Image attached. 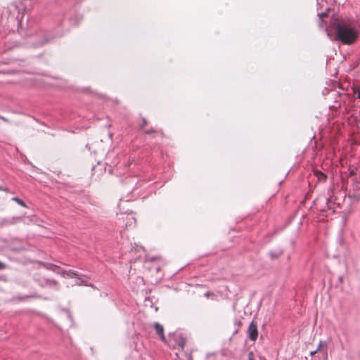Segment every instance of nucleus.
I'll return each mask as SVG.
<instances>
[{
  "label": "nucleus",
  "instance_id": "obj_25",
  "mask_svg": "<svg viewBox=\"0 0 360 360\" xmlns=\"http://www.w3.org/2000/svg\"><path fill=\"white\" fill-rule=\"evenodd\" d=\"M209 293H210V292H206V293H205V295H206V296H208V295H209Z\"/></svg>",
  "mask_w": 360,
  "mask_h": 360
},
{
  "label": "nucleus",
  "instance_id": "obj_16",
  "mask_svg": "<svg viewBox=\"0 0 360 360\" xmlns=\"http://www.w3.org/2000/svg\"><path fill=\"white\" fill-rule=\"evenodd\" d=\"M320 347H321V345L319 346L317 350L311 352V355H314V354H316L317 352V351L320 349Z\"/></svg>",
  "mask_w": 360,
  "mask_h": 360
},
{
  "label": "nucleus",
  "instance_id": "obj_10",
  "mask_svg": "<svg viewBox=\"0 0 360 360\" xmlns=\"http://www.w3.org/2000/svg\"><path fill=\"white\" fill-rule=\"evenodd\" d=\"M12 200H13V201L16 202L18 204H19L20 205H21V206H22V207H25V206H26L25 203L22 200H21L20 199H19V198H17V197H14V198H13V199H12Z\"/></svg>",
  "mask_w": 360,
  "mask_h": 360
},
{
  "label": "nucleus",
  "instance_id": "obj_22",
  "mask_svg": "<svg viewBox=\"0 0 360 360\" xmlns=\"http://www.w3.org/2000/svg\"><path fill=\"white\" fill-rule=\"evenodd\" d=\"M188 360H191V354L188 355Z\"/></svg>",
  "mask_w": 360,
  "mask_h": 360
},
{
  "label": "nucleus",
  "instance_id": "obj_9",
  "mask_svg": "<svg viewBox=\"0 0 360 360\" xmlns=\"http://www.w3.org/2000/svg\"><path fill=\"white\" fill-rule=\"evenodd\" d=\"M126 218L127 219V226H131L136 224V219L134 217L127 215Z\"/></svg>",
  "mask_w": 360,
  "mask_h": 360
},
{
  "label": "nucleus",
  "instance_id": "obj_3",
  "mask_svg": "<svg viewBox=\"0 0 360 360\" xmlns=\"http://www.w3.org/2000/svg\"><path fill=\"white\" fill-rule=\"evenodd\" d=\"M155 329L156 330V333L160 337L161 340L163 342H166V338L164 335V328L162 325H160L159 323H155L154 324Z\"/></svg>",
  "mask_w": 360,
  "mask_h": 360
},
{
  "label": "nucleus",
  "instance_id": "obj_13",
  "mask_svg": "<svg viewBox=\"0 0 360 360\" xmlns=\"http://www.w3.org/2000/svg\"><path fill=\"white\" fill-rule=\"evenodd\" d=\"M6 265L4 263L0 262V270L4 269H6Z\"/></svg>",
  "mask_w": 360,
  "mask_h": 360
},
{
  "label": "nucleus",
  "instance_id": "obj_4",
  "mask_svg": "<svg viewBox=\"0 0 360 360\" xmlns=\"http://www.w3.org/2000/svg\"><path fill=\"white\" fill-rule=\"evenodd\" d=\"M174 340H175L176 345L181 349H184L185 344H186V339L183 336L179 335L175 338Z\"/></svg>",
  "mask_w": 360,
  "mask_h": 360
},
{
  "label": "nucleus",
  "instance_id": "obj_7",
  "mask_svg": "<svg viewBox=\"0 0 360 360\" xmlns=\"http://www.w3.org/2000/svg\"><path fill=\"white\" fill-rule=\"evenodd\" d=\"M20 219L21 218L19 217H13L11 219H6L3 220V224L4 225L14 224L17 223L18 221H19L20 220Z\"/></svg>",
  "mask_w": 360,
  "mask_h": 360
},
{
  "label": "nucleus",
  "instance_id": "obj_11",
  "mask_svg": "<svg viewBox=\"0 0 360 360\" xmlns=\"http://www.w3.org/2000/svg\"><path fill=\"white\" fill-rule=\"evenodd\" d=\"M46 284L49 286H57L58 283L53 280H47Z\"/></svg>",
  "mask_w": 360,
  "mask_h": 360
},
{
  "label": "nucleus",
  "instance_id": "obj_12",
  "mask_svg": "<svg viewBox=\"0 0 360 360\" xmlns=\"http://www.w3.org/2000/svg\"><path fill=\"white\" fill-rule=\"evenodd\" d=\"M248 360H255L254 355L252 352H249V354H248Z\"/></svg>",
  "mask_w": 360,
  "mask_h": 360
},
{
  "label": "nucleus",
  "instance_id": "obj_14",
  "mask_svg": "<svg viewBox=\"0 0 360 360\" xmlns=\"http://www.w3.org/2000/svg\"><path fill=\"white\" fill-rule=\"evenodd\" d=\"M319 23H320V26L321 27H323V24H324V21L321 18V16L319 17Z\"/></svg>",
  "mask_w": 360,
  "mask_h": 360
},
{
  "label": "nucleus",
  "instance_id": "obj_6",
  "mask_svg": "<svg viewBox=\"0 0 360 360\" xmlns=\"http://www.w3.org/2000/svg\"><path fill=\"white\" fill-rule=\"evenodd\" d=\"M241 325H242V322H241L240 319L236 318L234 319V321H233L234 329H233V335H236L239 332Z\"/></svg>",
  "mask_w": 360,
  "mask_h": 360
},
{
  "label": "nucleus",
  "instance_id": "obj_15",
  "mask_svg": "<svg viewBox=\"0 0 360 360\" xmlns=\"http://www.w3.org/2000/svg\"><path fill=\"white\" fill-rule=\"evenodd\" d=\"M154 131H155L154 130L150 129V130H147L145 132H146V134H150L151 133H153Z\"/></svg>",
  "mask_w": 360,
  "mask_h": 360
},
{
  "label": "nucleus",
  "instance_id": "obj_2",
  "mask_svg": "<svg viewBox=\"0 0 360 360\" xmlns=\"http://www.w3.org/2000/svg\"><path fill=\"white\" fill-rule=\"evenodd\" d=\"M247 333L250 340L252 341L257 340L258 337L257 325L254 321L250 323Z\"/></svg>",
  "mask_w": 360,
  "mask_h": 360
},
{
  "label": "nucleus",
  "instance_id": "obj_24",
  "mask_svg": "<svg viewBox=\"0 0 360 360\" xmlns=\"http://www.w3.org/2000/svg\"><path fill=\"white\" fill-rule=\"evenodd\" d=\"M321 16L326 17V14H324V13H323V14H321Z\"/></svg>",
  "mask_w": 360,
  "mask_h": 360
},
{
  "label": "nucleus",
  "instance_id": "obj_1",
  "mask_svg": "<svg viewBox=\"0 0 360 360\" xmlns=\"http://www.w3.org/2000/svg\"><path fill=\"white\" fill-rule=\"evenodd\" d=\"M336 39L344 44H352L358 39V32L345 22H338L335 27Z\"/></svg>",
  "mask_w": 360,
  "mask_h": 360
},
{
  "label": "nucleus",
  "instance_id": "obj_8",
  "mask_svg": "<svg viewBox=\"0 0 360 360\" xmlns=\"http://www.w3.org/2000/svg\"><path fill=\"white\" fill-rule=\"evenodd\" d=\"M61 274L63 276L67 275L68 277H75L79 278L78 274L75 271L70 270L68 271H63Z\"/></svg>",
  "mask_w": 360,
  "mask_h": 360
},
{
  "label": "nucleus",
  "instance_id": "obj_21",
  "mask_svg": "<svg viewBox=\"0 0 360 360\" xmlns=\"http://www.w3.org/2000/svg\"><path fill=\"white\" fill-rule=\"evenodd\" d=\"M354 198H356L357 200H360V194L359 197H356V195H354Z\"/></svg>",
  "mask_w": 360,
  "mask_h": 360
},
{
  "label": "nucleus",
  "instance_id": "obj_20",
  "mask_svg": "<svg viewBox=\"0 0 360 360\" xmlns=\"http://www.w3.org/2000/svg\"><path fill=\"white\" fill-rule=\"evenodd\" d=\"M357 98L360 99V90L356 92Z\"/></svg>",
  "mask_w": 360,
  "mask_h": 360
},
{
  "label": "nucleus",
  "instance_id": "obj_19",
  "mask_svg": "<svg viewBox=\"0 0 360 360\" xmlns=\"http://www.w3.org/2000/svg\"><path fill=\"white\" fill-rule=\"evenodd\" d=\"M143 125L141 126V127H144L145 125H146V124H147V123H146V120L145 119H143Z\"/></svg>",
  "mask_w": 360,
  "mask_h": 360
},
{
  "label": "nucleus",
  "instance_id": "obj_26",
  "mask_svg": "<svg viewBox=\"0 0 360 360\" xmlns=\"http://www.w3.org/2000/svg\"><path fill=\"white\" fill-rule=\"evenodd\" d=\"M56 269H59L58 266H54Z\"/></svg>",
  "mask_w": 360,
  "mask_h": 360
},
{
  "label": "nucleus",
  "instance_id": "obj_17",
  "mask_svg": "<svg viewBox=\"0 0 360 360\" xmlns=\"http://www.w3.org/2000/svg\"><path fill=\"white\" fill-rule=\"evenodd\" d=\"M0 190H1V191H6V192H8V188H4V187H2V186H1Z\"/></svg>",
  "mask_w": 360,
  "mask_h": 360
},
{
  "label": "nucleus",
  "instance_id": "obj_18",
  "mask_svg": "<svg viewBox=\"0 0 360 360\" xmlns=\"http://www.w3.org/2000/svg\"><path fill=\"white\" fill-rule=\"evenodd\" d=\"M0 119L4 120V122H7L8 121V120L6 117H3V116H0Z\"/></svg>",
  "mask_w": 360,
  "mask_h": 360
},
{
  "label": "nucleus",
  "instance_id": "obj_23",
  "mask_svg": "<svg viewBox=\"0 0 360 360\" xmlns=\"http://www.w3.org/2000/svg\"><path fill=\"white\" fill-rule=\"evenodd\" d=\"M354 174V171H353V170H352V171H351L350 174H351V175H353Z\"/></svg>",
  "mask_w": 360,
  "mask_h": 360
},
{
  "label": "nucleus",
  "instance_id": "obj_5",
  "mask_svg": "<svg viewBox=\"0 0 360 360\" xmlns=\"http://www.w3.org/2000/svg\"><path fill=\"white\" fill-rule=\"evenodd\" d=\"M314 176L317 178L320 182H325L327 179V176L319 170H315L314 172Z\"/></svg>",
  "mask_w": 360,
  "mask_h": 360
}]
</instances>
